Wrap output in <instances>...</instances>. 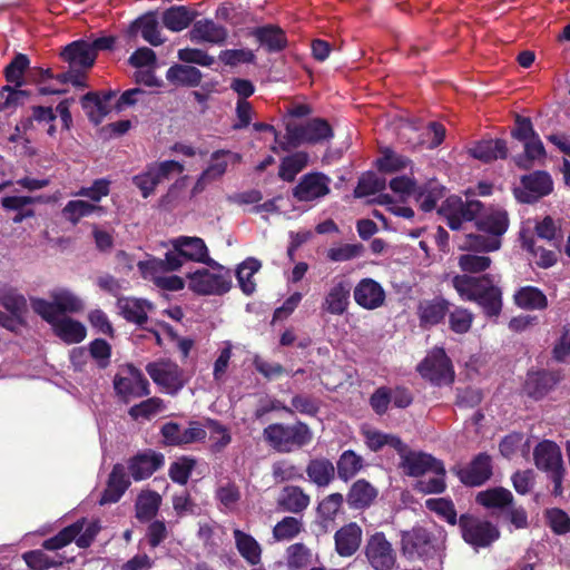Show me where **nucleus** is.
<instances>
[{
	"label": "nucleus",
	"mask_w": 570,
	"mask_h": 570,
	"mask_svg": "<svg viewBox=\"0 0 570 570\" xmlns=\"http://www.w3.org/2000/svg\"><path fill=\"white\" fill-rule=\"evenodd\" d=\"M284 141L281 142L283 150L297 148L303 144L315 145L333 138L334 131L330 122L324 118H313L306 124L288 121L285 126Z\"/></svg>",
	"instance_id": "7ed1b4c3"
},
{
	"label": "nucleus",
	"mask_w": 570,
	"mask_h": 570,
	"mask_svg": "<svg viewBox=\"0 0 570 570\" xmlns=\"http://www.w3.org/2000/svg\"><path fill=\"white\" fill-rule=\"evenodd\" d=\"M451 303L443 296L423 299L417 305L420 326L430 328L444 322L450 311Z\"/></svg>",
	"instance_id": "a211bd4d"
},
{
	"label": "nucleus",
	"mask_w": 570,
	"mask_h": 570,
	"mask_svg": "<svg viewBox=\"0 0 570 570\" xmlns=\"http://www.w3.org/2000/svg\"><path fill=\"white\" fill-rule=\"evenodd\" d=\"M0 305L14 317L17 324L21 323L22 315L27 312V299L22 294L14 289L1 292Z\"/></svg>",
	"instance_id": "c03bdc74"
},
{
	"label": "nucleus",
	"mask_w": 570,
	"mask_h": 570,
	"mask_svg": "<svg viewBox=\"0 0 570 570\" xmlns=\"http://www.w3.org/2000/svg\"><path fill=\"white\" fill-rule=\"evenodd\" d=\"M365 557L374 570H392L396 563V552L381 532L371 535L366 541Z\"/></svg>",
	"instance_id": "f8f14e48"
},
{
	"label": "nucleus",
	"mask_w": 570,
	"mask_h": 570,
	"mask_svg": "<svg viewBox=\"0 0 570 570\" xmlns=\"http://www.w3.org/2000/svg\"><path fill=\"white\" fill-rule=\"evenodd\" d=\"M137 29H140L141 37L151 46L157 47L165 41L158 28V20L153 13L135 20L130 26V30L135 32Z\"/></svg>",
	"instance_id": "ea45409f"
},
{
	"label": "nucleus",
	"mask_w": 570,
	"mask_h": 570,
	"mask_svg": "<svg viewBox=\"0 0 570 570\" xmlns=\"http://www.w3.org/2000/svg\"><path fill=\"white\" fill-rule=\"evenodd\" d=\"M173 247L180 250L185 261L203 263L222 269V265L209 256L208 248L200 237L179 236L173 240Z\"/></svg>",
	"instance_id": "f3484780"
},
{
	"label": "nucleus",
	"mask_w": 570,
	"mask_h": 570,
	"mask_svg": "<svg viewBox=\"0 0 570 570\" xmlns=\"http://www.w3.org/2000/svg\"><path fill=\"white\" fill-rule=\"evenodd\" d=\"M409 164L410 159L407 157L386 148L382 157L376 160L375 166L380 173L392 174L405 169Z\"/></svg>",
	"instance_id": "3c124183"
},
{
	"label": "nucleus",
	"mask_w": 570,
	"mask_h": 570,
	"mask_svg": "<svg viewBox=\"0 0 570 570\" xmlns=\"http://www.w3.org/2000/svg\"><path fill=\"white\" fill-rule=\"evenodd\" d=\"M234 539L236 548L240 556L250 564L256 566L261 562L262 548L259 543L249 534L235 529Z\"/></svg>",
	"instance_id": "e433bc0d"
},
{
	"label": "nucleus",
	"mask_w": 570,
	"mask_h": 570,
	"mask_svg": "<svg viewBox=\"0 0 570 570\" xmlns=\"http://www.w3.org/2000/svg\"><path fill=\"white\" fill-rule=\"evenodd\" d=\"M189 38L193 42H209L215 45H224L228 38L226 27L216 23L212 19H202L194 22L189 31Z\"/></svg>",
	"instance_id": "aec40b11"
},
{
	"label": "nucleus",
	"mask_w": 570,
	"mask_h": 570,
	"mask_svg": "<svg viewBox=\"0 0 570 570\" xmlns=\"http://www.w3.org/2000/svg\"><path fill=\"white\" fill-rule=\"evenodd\" d=\"M166 78L174 85L197 87L202 81L203 75L194 66L176 63L167 70Z\"/></svg>",
	"instance_id": "f704fd0d"
},
{
	"label": "nucleus",
	"mask_w": 570,
	"mask_h": 570,
	"mask_svg": "<svg viewBox=\"0 0 570 570\" xmlns=\"http://www.w3.org/2000/svg\"><path fill=\"white\" fill-rule=\"evenodd\" d=\"M55 334L67 344H77L85 340L87 330L85 325L70 317H62L52 326Z\"/></svg>",
	"instance_id": "2f4dec72"
},
{
	"label": "nucleus",
	"mask_w": 570,
	"mask_h": 570,
	"mask_svg": "<svg viewBox=\"0 0 570 570\" xmlns=\"http://www.w3.org/2000/svg\"><path fill=\"white\" fill-rule=\"evenodd\" d=\"M146 372L150 379L167 393L176 394L185 385L183 370L174 362L159 361L146 365Z\"/></svg>",
	"instance_id": "ddd939ff"
},
{
	"label": "nucleus",
	"mask_w": 570,
	"mask_h": 570,
	"mask_svg": "<svg viewBox=\"0 0 570 570\" xmlns=\"http://www.w3.org/2000/svg\"><path fill=\"white\" fill-rule=\"evenodd\" d=\"M364 246L357 244H344L338 247H332L327 250V258L332 262H346L362 256Z\"/></svg>",
	"instance_id": "69168bd1"
},
{
	"label": "nucleus",
	"mask_w": 570,
	"mask_h": 570,
	"mask_svg": "<svg viewBox=\"0 0 570 570\" xmlns=\"http://www.w3.org/2000/svg\"><path fill=\"white\" fill-rule=\"evenodd\" d=\"M416 371L432 385H450L454 382V368L443 347H434L417 364Z\"/></svg>",
	"instance_id": "423d86ee"
},
{
	"label": "nucleus",
	"mask_w": 570,
	"mask_h": 570,
	"mask_svg": "<svg viewBox=\"0 0 570 570\" xmlns=\"http://www.w3.org/2000/svg\"><path fill=\"white\" fill-rule=\"evenodd\" d=\"M125 373L126 375L116 374L112 382L114 390L122 402L128 403L131 399L149 395V382L138 367L127 364Z\"/></svg>",
	"instance_id": "1a4fd4ad"
},
{
	"label": "nucleus",
	"mask_w": 570,
	"mask_h": 570,
	"mask_svg": "<svg viewBox=\"0 0 570 570\" xmlns=\"http://www.w3.org/2000/svg\"><path fill=\"white\" fill-rule=\"evenodd\" d=\"M58 314L77 313L82 308L81 301L68 291H60L52 294Z\"/></svg>",
	"instance_id": "774afa93"
},
{
	"label": "nucleus",
	"mask_w": 570,
	"mask_h": 570,
	"mask_svg": "<svg viewBox=\"0 0 570 570\" xmlns=\"http://www.w3.org/2000/svg\"><path fill=\"white\" fill-rule=\"evenodd\" d=\"M474 316L464 307L456 306L452 312L449 311V327L456 334H465L470 331Z\"/></svg>",
	"instance_id": "4d7b16f0"
},
{
	"label": "nucleus",
	"mask_w": 570,
	"mask_h": 570,
	"mask_svg": "<svg viewBox=\"0 0 570 570\" xmlns=\"http://www.w3.org/2000/svg\"><path fill=\"white\" fill-rule=\"evenodd\" d=\"M196 16L197 12L186 6H171L163 12L161 22L166 29L179 32L188 28Z\"/></svg>",
	"instance_id": "bb28decb"
},
{
	"label": "nucleus",
	"mask_w": 570,
	"mask_h": 570,
	"mask_svg": "<svg viewBox=\"0 0 570 570\" xmlns=\"http://www.w3.org/2000/svg\"><path fill=\"white\" fill-rule=\"evenodd\" d=\"M30 97V91L7 85L0 90V111L22 106Z\"/></svg>",
	"instance_id": "6e6d98bb"
},
{
	"label": "nucleus",
	"mask_w": 570,
	"mask_h": 570,
	"mask_svg": "<svg viewBox=\"0 0 570 570\" xmlns=\"http://www.w3.org/2000/svg\"><path fill=\"white\" fill-rule=\"evenodd\" d=\"M23 560L28 567L32 570H46L49 568H56L63 564L61 557L52 559L41 550L28 551L23 554Z\"/></svg>",
	"instance_id": "052dcab7"
},
{
	"label": "nucleus",
	"mask_w": 570,
	"mask_h": 570,
	"mask_svg": "<svg viewBox=\"0 0 570 570\" xmlns=\"http://www.w3.org/2000/svg\"><path fill=\"white\" fill-rule=\"evenodd\" d=\"M522 189L515 188L514 196L522 204H533L553 190V181L546 170H535L520 178Z\"/></svg>",
	"instance_id": "9b49d317"
},
{
	"label": "nucleus",
	"mask_w": 570,
	"mask_h": 570,
	"mask_svg": "<svg viewBox=\"0 0 570 570\" xmlns=\"http://www.w3.org/2000/svg\"><path fill=\"white\" fill-rule=\"evenodd\" d=\"M452 286L463 301L475 303L485 317L498 318L501 315L503 293L492 274L455 275Z\"/></svg>",
	"instance_id": "f257e3e1"
},
{
	"label": "nucleus",
	"mask_w": 570,
	"mask_h": 570,
	"mask_svg": "<svg viewBox=\"0 0 570 570\" xmlns=\"http://www.w3.org/2000/svg\"><path fill=\"white\" fill-rule=\"evenodd\" d=\"M303 522L294 517H285L273 529V537L277 541L291 540L301 533Z\"/></svg>",
	"instance_id": "13d9d810"
},
{
	"label": "nucleus",
	"mask_w": 570,
	"mask_h": 570,
	"mask_svg": "<svg viewBox=\"0 0 570 570\" xmlns=\"http://www.w3.org/2000/svg\"><path fill=\"white\" fill-rule=\"evenodd\" d=\"M117 306L120 315L129 323L141 326L148 320L145 308L150 307V304L145 299L121 297L118 298Z\"/></svg>",
	"instance_id": "473e14b6"
},
{
	"label": "nucleus",
	"mask_w": 570,
	"mask_h": 570,
	"mask_svg": "<svg viewBox=\"0 0 570 570\" xmlns=\"http://www.w3.org/2000/svg\"><path fill=\"white\" fill-rule=\"evenodd\" d=\"M491 262L489 256L464 254L459 257V267L464 274H478L485 272L490 267Z\"/></svg>",
	"instance_id": "0e129e2a"
},
{
	"label": "nucleus",
	"mask_w": 570,
	"mask_h": 570,
	"mask_svg": "<svg viewBox=\"0 0 570 570\" xmlns=\"http://www.w3.org/2000/svg\"><path fill=\"white\" fill-rule=\"evenodd\" d=\"M363 531L355 522L343 525L335 532V551L340 557H352L360 548Z\"/></svg>",
	"instance_id": "412c9836"
},
{
	"label": "nucleus",
	"mask_w": 570,
	"mask_h": 570,
	"mask_svg": "<svg viewBox=\"0 0 570 570\" xmlns=\"http://www.w3.org/2000/svg\"><path fill=\"white\" fill-rule=\"evenodd\" d=\"M375 497V489L366 481L358 480L350 491L348 502L356 508H363L368 505Z\"/></svg>",
	"instance_id": "864d4df0"
},
{
	"label": "nucleus",
	"mask_w": 570,
	"mask_h": 570,
	"mask_svg": "<svg viewBox=\"0 0 570 570\" xmlns=\"http://www.w3.org/2000/svg\"><path fill=\"white\" fill-rule=\"evenodd\" d=\"M351 295V284L341 281L334 284L326 294L322 308L332 315H343L348 307Z\"/></svg>",
	"instance_id": "393cba45"
},
{
	"label": "nucleus",
	"mask_w": 570,
	"mask_h": 570,
	"mask_svg": "<svg viewBox=\"0 0 570 570\" xmlns=\"http://www.w3.org/2000/svg\"><path fill=\"white\" fill-rule=\"evenodd\" d=\"M264 438L278 452H291L308 444L313 433L308 425L301 421L293 425L273 423L264 429Z\"/></svg>",
	"instance_id": "20e7f679"
},
{
	"label": "nucleus",
	"mask_w": 570,
	"mask_h": 570,
	"mask_svg": "<svg viewBox=\"0 0 570 570\" xmlns=\"http://www.w3.org/2000/svg\"><path fill=\"white\" fill-rule=\"evenodd\" d=\"M476 503L491 509L504 512L511 503H513V494L505 488L497 487L480 491L475 497Z\"/></svg>",
	"instance_id": "7c9ffc66"
},
{
	"label": "nucleus",
	"mask_w": 570,
	"mask_h": 570,
	"mask_svg": "<svg viewBox=\"0 0 570 570\" xmlns=\"http://www.w3.org/2000/svg\"><path fill=\"white\" fill-rule=\"evenodd\" d=\"M261 266L262 264L258 259L249 257L237 267L236 278L244 294L250 295L255 292L256 284L253 281V276L259 271Z\"/></svg>",
	"instance_id": "79ce46f5"
},
{
	"label": "nucleus",
	"mask_w": 570,
	"mask_h": 570,
	"mask_svg": "<svg viewBox=\"0 0 570 570\" xmlns=\"http://www.w3.org/2000/svg\"><path fill=\"white\" fill-rule=\"evenodd\" d=\"M484 205L476 199L463 202L460 197H449L438 209V213L445 217L446 225L452 230H459L463 222H474Z\"/></svg>",
	"instance_id": "6e6552de"
},
{
	"label": "nucleus",
	"mask_w": 570,
	"mask_h": 570,
	"mask_svg": "<svg viewBox=\"0 0 570 570\" xmlns=\"http://www.w3.org/2000/svg\"><path fill=\"white\" fill-rule=\"evenodd\" d=\"M509 225L507 210L501 208L482 210L475 220L476 233L465 235L464 248L479 253L500 249L502 236L507 233Z\"/></svg>",
	"instance_id": "f03ea898"
},
{
	"label": "nucleus",
	"mask_w": 570,
	"mask_h": 570,
	"mask_svg": "<svg viewBox=\"0 0 570 570\" xmlns=\"http://www.w3.org/2000/svg\"><path fill=\"white\" fill-rule=\"evenodd\" d=\"M206 426L210 432L209 441L210 448L214 452H220L230 443L232 436L228 429L217 420L207 419Z\"/></svg>",
	"instance_id": "5fc2aeb1"
},
{
	"label": "nucleus",
	"mask_w": 570,
	"mask_h": 570,
	"mask_svg": "<svg viewBox=\"0 0 570 570\" xmlns=\"http://www.w3.org/2000/svg\"><path fill=\"white\" fill-rule=\"evenodd\" d=\"M558 375L547 370L528 372L523 385L525 394L534 400H541L557 384Z\"/></svg>",
	"instance_id": "5701e85b"
},
{
	"label": "nucleus",
	"mask_w": 570,
	"mask_h": 570,
	"mask_svg": "<svg viewBox=\"0 0 570 570\" xmlns=\"http://www.w3.org/2000/svg\"><path fill=\"white\" fill-rule=\"evenodd\" d=\"M357 305L365 309H375L384 304L385 291L372 278L361 279L353 292Z\"/></svg>",
	"instance_id": "6ab92c4d"
},
{
	"label": "nucleus",
	"mask_w": 570,
	"mask_h": 570,
	"mask_svg": "<svg viewBox=\"0 0 570 570\" xmlns=\"http://www.w3.org/2000/svg\"><path fill=\"white\" fill-rule=\"evenodd\" d=\"M309 502V495L298 487H285L277 499V505L283 511L294 514L303 512Z\"/></svg>",
	"instance_id": "c756f323"
},
{
	"label": "nucleus",
	"mask_w": 570,
	"mask_h": 570,
	"mask_svg": "<svg viewBox=\"0 0 570 570\" xmlns=\"http://www.w3.org/2000/svg\"><path fill=\"white\" fill-rule=\"evenodd\" d=\"M385 187V178L379 177L374 171H366L358 178L353 195L355 198H364L381 193Z\"/></svg>",
	"instance_id": "37998d69"
},
{
	"label": "nucleus",
	"mask_w": 570,
	"mask_h": 570,
	"mask_svg": "<svg viewBox=\"0 0 570 570\" xmlns=\"http://www.w3.org/2000/svg\"><path fill=\"white\" fill-rule=\"evenodd\" d=\"M218 59L228 67L240 63H255L256 56L250 49H226L219 52Z\"/></svg>",
	"instance_id": "e2e57ef3"
},
{
	"label": "nucleus",
	"mask_w": 570,
	"mask_h": 570,
	"mask_svg": "<svg viewBox=\"0 0 570 570\" xmlns=\"http://www.w3.org/2000/svg\"><path fill=\"white\" fill-rule=\"evenodd\" d=\"M30 60L24 53H17L4 68V78L9 83L21 88L24 85L23 75L29 69Z\"/></svg>",
	"instance_id": "09e8293b"
},
{
	"label": "nucleus",
	"mask_w": 570,
	"mask_h": 570,
	"mask_svg": "<svg viewBox=\"0 0 570 570\" xmlns=\"http://www.w3.org/2000/svg\"><path fill=\"white\" fill-rule=\"evenodd\" d=\"M328 193V178L322 173H309L302 176L293 188V197L298 202H312Z\"/></svg>",
	"instance_id": "dca6fc26"
},
{
	"label": "nucleus",
	"mask_w": 570,
	"mask_h": 570,
	"mask_svg": "<svg viewBox=\"0 0 570 570\" xmlns=\"http://www.w3.org/2000/svg\"><path fill=\"white\" fill-rule=\"evenodd\" d=\"M216 268V266L214 267ZM218 273L207 268H198L187 274L188 288L202 296L224 295L232 288V277L228 271L217 267Z\"/></svg>",
	"instance_id": "0eeeda50"
},
{
	"label": "nucleus",
	"mask_w": 570,
	"mask_h": 570,
	"mask_svg": "<svg viewBox=\"0 0 570 570\" xmlns=\"http://www.w3.org/2000/svg\"><path fill=\"white\" fill-rule=\"evenodd\" d=\"M444 196V187L438 180H430L423 186L417 187L415 199L420 208L425 212H432L436 203Z\"/></svg>",
	"instance_id": "c9c22d12"
},
{
	"label": "nucleus",
	"mask_w": 570,
	"mask_h": 570,
	"mask_svg": "<svg viewBox=\"0 0 570 570\" xmlns=\"http://www.w3.org/2000/svg\"><path fill=\"white\" fill-rule=\"evenodd\" d=\"M307 164L308 154L305 151H296L282 159L278 176L284 181H294L296 175L301 173Z\"/></svg>",
	"instance_id": "58836bf2"
},
{
	"label": "nucleus",
	"mask_w": 570,
	"mask_h": 570,
	"mask_svg": "<svg viewBox=\"0 0 570 570\" xmlns=\"http://www.w3.org/2000/svg\"><path fill=\"white\" fill-rule=\"evenodd\" d=\"M164 407V401L159 397H149L138 404L132 405L128 413L134 420L146 419L149 420L151 416L157 414Z\"/></svg>",
	"instance_id": "680f3d73"
},
{
	"label": "nucleus",
	"mask_w": 570,
	"mask_h": 570,
	"mask_svg": "<svg viewBox=\"0 0 570 570\" xmlns=\"http://www.w3.org/2000/svg\"><path fill=\"white\" fill-rule=\"evenodd\" d=\"M63 61L68 62L70 68L89 69L96 61V55L92 53V49L89 42L83 39L72 41L67 45L61 53Z\"/></svg>",
	"instance_id": "4be33fe9"
},
{
	"label": "nucleus",
	"mask_w": 570,
	"mask_h": 570,
	"mask_svg": "<svg viewBox=\"0 0 570 570\" xmlns=\"http://www.w3.org/2000/svg\"><path fill=\"white\" fill-rule=\"evenodd\" d=\"M402 548L410 558L428 554L432 548L430 533L422 528L404 533L402 537Z\"/></svg>",
	"instance_id": "cd10ccee"
},
{
	"label": "nucleus",
	"mask_w": 570,
	"mask_h": 570,
	"mask_svg": "<svg viewBox=\"0 0 570 570\" xmlns=\"http://www.w3.org/2000/svg\"><path fill=\"white\" fill-rule=\"evenodd\" d=\"M313 553L303 543H295L287 548V566L289 569H302L311 564Z\"/></svg>",
	"instance_id": "bf43d9fd"
},
{
	"label": "nucleus",
	"mask_w": 570,
	"mask_h": 570,
	"mask_svg": "<svg viewBox=\"0 0 570 570\" xmlns=\"http://www.w3.org/2000/svg\"><path fill=\"white\" fill-rule=\"evenodd\" d=\"M534 463H563L561 450L551 440L539 442L533 450Z\"/></svg>",
	"instance_id": "603ef678"
},
{
	"label": "nucleus",
	"mask_w": 570,
	"mask_h": 570,
	"mask_svg": "<svg viewBox=\"0 0 570 570\" xmlns=\"http://www.w3.org/2000/svg\"><path fill=\"white\" fill-rule=\"evenodd\" d=\"M522 247L534 257H538L535 263L541 268H550L558 262L557 252L537 246L535 240L532 237H522Z\"/></svg>",
	"instance_id": "8fccbe9b"
},
{
	"label": "nucleus",
	"mask_w": 570,
	"mask_h": 570,
	"mask_svg": "<svg viewBox=\"0 0 570 570\" xmlns=\"http://www.w3.org/2000/svg\"><path fill=\"white\" fill-rule=\"evenodd\" d=\"M523 147V154H519L513 158L515 166L520 169L529 170L533 167L534 160H541L547 157L546 148L539 135L524 141Z\"/></svg>",
	"instance_id": "72a5a7b5"
},
{
	"label": "nucleus",
	"mask_w": 570,
	"mask_h": 570,
	"mask_svg": "<svg viewBox=\"0 0 570 570\" xmlns=\"http://www.w3.org/2000/svg\"><path fill=\"white\" fill-rule=\"evenodd\" d=\"M161 497L156 492H142L136 501V517L141 521L153 519L159 509Z\"/></svg>",
	"instance_id": "49530a36"
},
{
	"label": "nucleus",
	"mask_w": 570,
	"mask_h": 570,
	"mask_svg": "<svg viewBox=\"0 0 570 570\" xmlns=\"http://www.w3.org/2000/svg\"><path fill=\"white\" fill-rule=\"evenodd\" d=\"M248 37L255 38L259 47L268 53H277L288 46L286 32L277 24H265L248 30Z\"/></svg>",
	"instance_id": "2eb2a0df"
},
{
	"label": "nucleus",
	"mask_w": 570,
	"mask_h": 570,
	"mask_svg": "<svg viewBox=\"0 0 570 570\" xmlns=\"http://www.w3.org/2000/svg\"><path fill=\"white\" fill-rule=\"evenodd\" d=\"M469 154L482 163L489 164L498 159H507L509 149L504 139H484L474 144Z\"/></svg>",
	"instance_id": "b1692460"
},
{
	"label": "nucleus",
	"mask_w": 570,
	"mask_h": 570,
	"mask_svg": "<svg viewBox=\"0 0 570 570\" xmlns=\"http://www.w3.org/2000/svg\"><path fill=\"white\" fill-rule=\"evenodd\" d=\"M534 232L539 238L550 242L559 249V253L561 252L560 247L563 238L562 229L551 216H546L541 222H538Z\"/></svg>",
	"instance_id": "de8ad7c7"
},
{
	"label": "nucleus",
	"mask_w": 570,
	"mask_h": 570,
	"mask_svg": "<svg viewBox=\"0 0 570 570\" xmlns=\"http://www.w3.org/2000/svg\"><path fill=\"white\" fill-rule=\"evenodd\" d=\"M365 443L374 452L389 446L396 451L401 458V463H442L429 453L414 451L409 448L397 435L384 433L379 430L364 431Z\"/></svg>",
	"instance_id": "39448f33"
},
{
	"label": "nucleus",
	"mask_w": 570,
	"mask_h": 570,
	"mask_svg": "<svg viewBox=\"0 0 570 570\" xmlns=\"http://www.w3.org/2000/svg\"><path fill=\"white\" fill-rule=\"evenodd\" d=\"M405 473L417 480L414 489L421 493H441L445 489L444 469L442 465H404Z\"/></svg>",
	"instance_id": "4468645a"
},
{
	"label": "nucleus",
	"mask_w": 570,
	"mask_h": 570,
	"mask_svg": "<svg viewBox=\"0 0 570 570\" xmlns=\"http://www.w3.org/2000/svg\"><path fill=\"white\" fill-rule=\"evenodd\" d=\"M89 355L97 362L99 368H106L110 364L111 345L104 338H95L89 343Z\"/></svg>",
	"instance_id": "338daca9"
},
{
	"label": "nucleus",
	"mask_w": 570,
	"mask_h": 570,
	"mask_svg": "<svg viewBox=\"0 0 570 570\" xmlns=\"http://www.w3.org/2000/svg\"><path fill=\"white\" fill-rule=\"evenodd\" d=\"M124 468V465H115L109 476L107 488L99 501L101 505L117 502L129 487L130 479Z\"/></svg>",
	"instance_id": "c85d7f7f"
},
{
	"label": "nucleus",
	"mask_w": 570,
	"mask_h": 570,
	"mask_svg": "<svg viewBox=\"0 0 570 570\" xmlns=\"http://www.w3.org/2000/svg\"><path fill=\"white\" fill-rule=\"evenodd\" d=\"M513 303L524 311H543L548 307V297L539 288L532 285L522 286L512 296Z\"/></svg>",
	"instance_id": "a878e982"
},
{
	"label": "nucleus",
	"mask_w": 570,
	"mask_h": 570,
	"mask_svg": "<svg viewBox=\"0 0 570 570\" xmlns=\"http://www.w3.org/2000/svg\"><path fill=\"white\" fill-rule=\"evenodd\" d=\"M81 107L87 117L95 125H99L102 119L112 110V107H105L99 99L98 91H89L81 97Z\"/></svg>",
	"instance_id": "a19ab883"
},
{
	"label": "nucleus",
	"mask_w": 570,
	"mask_h": 570,
	"mask_svg": "<svg viewBox=\"0 0 570 570\" xmlns=\"http://www.w3.org/2000/svg\"><path fill=\"white\" fill-rule=\"evenodd\" d=\"M460 528L464 541L475 549L487 548L500 537V531L494 524L474 517L462 515Z\"/></svg>",
	"instance_id": "9d476101"
},
{
	"label": "nucleus",
	"mask_w": 570,
	"mask_h": 570,
	"mask_svg": "<svg viewBox=\"0 0 570 570\" xmlns=\"http://www.w3.org/2000/svg\"><path fill=\"white\" fill-rule=\"evenodd\" d=\"M454 472L468 487H480L492 475L490 465H455Z\"/></svg>",
	"instance_id": "4c0bfd02"
},
{
	"label": "nucleus",
	"mask_w": 570,
	"mask_h": 570,
	"mask_svg": "<svg viewBox=\"0 0 570 570\" xmlns=\"http://www.w3.org/2000/svg\"><path fill=\"white\" fill-rule=\"evenodd\" d=\"M101 213L102 207L86 200H69L62 209L63 217L77 225L81 218L88 217L94 213Z\"/></svg>",
	"instance_id": "a18cd8bd"
}]
</instances>
